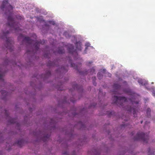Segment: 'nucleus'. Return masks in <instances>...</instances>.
<instances>
[{"instance_id": "34", "label": "nucleus", "mask_w": 155, "mask_h": 155, "mask_svg": "<svg viewBox=\"0 0 155 155\" xmlns=\"http://www.w3.org/2000/svg\"><path fill=\"white\" fill-rule=\"evenodd\" d=\"M143 121L142 120V121H141V123H141V124H142V123H143Z\"/></svg>"}, {"instance_id": "15", "label": "nucleus", "mask_w": 155, "mask_h": 155, "mask_svg": "<svg viewBox=\"0 0 155 155\" xmlns=\"http://www.w3.org/2000/svg\"><path fill=\"white\" fill-rule=\"evenodd\" d=\"M71 66L74 69L76 70H78V67L77 64H76L73 63H71Z\"/></svg>"}, {"instance_id": "33", "label": "nucleus", "mask_w": 155, "mask_h": 155, "mask_svg": "<svg viewBox=\"0 0 155 155\" xmlns=\"http://www.w3.org/2000/svg\"><path fill=\"white\" fill-rule=\"evenodd\" d=\"M29 51H28L27 52H26V53L27 54H28L29 53Z\"/></svg>"}, {"instance_id": "28", "label": "nucleus", "mask_w": 155, "mask_h": 155, "mask_svg": "<svg viewBox=\"0 0 155 155\" xmlns=\"http://www.w3.org/2000/svg\"><path fill=\"white\" fill-rule=\"evenodd\" d=\"M5 111L6 113V115L7 116L8 115V114H7V111L6 110H5Z\"/></svg>"}, {"instance_id": "21", "label": "nucleus", "mask_w": 155, "mask_h": 155, "mask_svg": "<svg viewBox=\"0 0 155 155\" xmlns=\"http://www.w3.org/2000/svg\"><path fill=\"white\" fill-rule=\"evenodd\" d=\"M16 19H18V20H22L23 19V17L21 16L20 15H17L16 16Z\"/></svg>"}, {"instance_id": "17", "label": "nucleus", "mask_w": 155, "mask_h": 155, "mask_svg": "<svg viewBox=\"0 0 155 155\" xmlns=\"http://www.w3.org/2000/svg\"><path fill=\"white\" fill-rule=\"evenodd\" d=\"M49 135L48 134L44 136L43 139V140L44 142H45L46 141H47V140L49 138Z\"/></svg>"}, {"instance_id": "19", "label": "nucleus", "mask_w": 155, "mask_h": 155, "mask_svg": "<svg viewBox=\"0 0 155 155\" xmlns=\"http://www.w3.org/2000/svg\"><path fill=\"white\" fill-rule=\"evenodd\" d=\"M95 70L94 68H92L90 71V73L91 74H95Z\"/></svg>"}, {"instance_id": "13", "label": "nucleus", "mask_w": 155, "mask_h": 155, "mask_svg": "<svg viewBox=\"0 0 155 155\" xmlns=\"http://www.w3.org/2000/svg\"><path fill=\"white\" fill-rule=\"evenodd\" d=\"M64 52V50L62 47L59 48L58 51V52L60 54L63 53Z\"/></svg>"}, {"instance_id": "25", "label": "nucleus", "mask_w": 155, "mask_h": 155, "mask_svg": "<svg viewBox=\"0 0 155 155\" xmlns=\"http://www.w3.org/2000/svg\"><path fill=\"white\" fill-rule=\"evenodd\" d=\"M51 72L50 71H48L46 74V76L49 75H51Z\"/></svg>"}, {"instance_id": "10", "label": "nucleus", "mask_w": 155, "mask_h": 155, "mask_svg": "<svg viewBox=\"0 0 155 155\" xmlns=\"http://www.w3.org/2000/svg\"><path fill=\"white\" fill-rule=\"evenodd\" d=\"M81 45V42H78L76 43L75 45L77 50L80 51L81 50L82 48Z\"/></svg>"}, {"instance_id": "16", "label": "nucleus", "mask_w": 155, "mask_h": 155, "mask_svg": "<svg viewBox=\"0 0 155 155\" xmlns=\"http://www.w3.org/2000/svg\"><path fill=\"white\" fill-rule=\"evenodd\" d=\"M151 111V110L150 108H148L147 109V117H150V113Z\"/></svg>"}, {"instance_id": "22", "label": "nucleus", "mask_w": 155, "mask_h": 155, "mask_svg": "<svg viewBox=\"0 0 155 155\" xmlns=\"http://www.w3.org/2000/svg\"><path fill=\"white\" fill-rule=\"evenodd\" d=\"M48 66H54L53 64V63L51 61H49L48 62V64H47Z\"/></svg>"}, {"instance_id": "4", "label": "nucleus", "mask_w": 155, "mask_h": 155, "mask_svg": "<svg viewBox=\"0 0 155 155\" xmlns=\"http://www.w3.org/2000/svg\"><path fill=\"white\" fill-rule=\"evenodd\" d=\"M9 33V31H8L3 32V35L1 37L3 39L6 38V43L5 46L7 48V50H9L10 52H12L13 50V44H14L13 41L11 38L7 37V35Z\"/></svg>"}, {"instance_id": "24", "label": "nucleus", "mask_w": 155, "mask_h": 155, "mask_svg": "<svg viewBox=\"0 0 155 155\" xmlns=\"http://www.w3.org/2000/svg\"><path fill=\"white\" fill-rule=\"evenodd\" d=\"M48 23L50 24H51L53 25H54L55 24V23L54 21H49Z\"/></svg>"}, {"instance_id": "29", "label": "nucleus", "mask_w": 155, "mask_h": 155, "mask_svg": "<svg viewBox=\"0 0 155 155\" xmlns=\"http://www.w3.org/2000/svg\"><path fill=\"white\" fill-rule=\"evenodd\" d=\"M63 154H67L68 153L67 152H65L63 153Z\"/></svg>"}, {"instance_id": "6", "label": "nucleus", "mask_w": 155, "mask_h": 155, "mask_svg": "<svg viewBox=\"0 0 155 155\" xmlns=\"http://www.w3.org/2000/svg\"><path fill=\"white\" fill-rule=\"evenodd\" d=\"M73 87L74 90H77L78 92H82L83 91V88L81 86L78 85L77 84H74L73 85Z\"/></svg>"}, {"instance_id": "27", "label": "nucleus", "mask_w": 155, "mask_h": 155, "mask_svg": "<svg viewBox=\"0 0 155 155\" xmlns=\"http://www.w3.org/2000/svg\"><path fill=\"white\" fill-rule=\"evenodd\" d=\"M70 101H71L73 103H74L75 102V100H72L71 99L70 100Z\"/></svg>"}, {"instance_id": "3", "label": "nucleus", "mask_w": 155, "mask_h": 155, "mask_svg": "<svg viewBox=\"0 0 155 155\" xmlns=\"http://www.w3.org/2000/svg\"><path fill=\"white\" fill-rule=\"evenodd\" d=\"M23 40L22 44L25 42L27 44L31 45L34 44V46H35L34 48L35 49L36 52L39 49V45L41 44H43L45 43V41L43 40L41 41H38L36 40H32L28 37H25L22 34H20L18 37V40L20 39Z\"/></svg>"}, {"instance_id": "14", "label": "nucleus", "mask_w": 155, "mask_h": 155, "mask_svg": "<svg viewBox=\"0 0 155 155\" xmlns=\"http://www.w3.org/2000/svg\"><path fill=\"white\" fill-rule=\"evenodd\" d=\"M17 121L16 119H11L8 120V122L11 124H14L16 123Z\"/></svg>"}, {"instance_id": "35", "label": "nucleus", "mask_w": 155, "mask_h": 155, "mask_svg": "<svg viewBox=\"0 0 155 155\" xmlns=\"http://www.w3.org/2000/svg\"><path fill=\"white\" fill-rule=\"evenodd\" d=\"M149 150L150 151V148L149 149Z\"/></svg>"}, {"instance_id": "32", "label": "nucleus", "mask_w": 155, "mask_h": 155, "mask_svg": "<svg viewBox=\"0 0 155 155\" xmlns=\"http://www.w3.org/2000/svg\"><path fill=\"white\" fill-rule=\"evenodd\" d=\"M92 62V61H90L88 62L89 64H91Z\"/></svg>"}, {"instance_id": "23", "label": "nucleus", "mask_w": 155, "mask_h": 155, "mask_svg": "<svg viewBox=\"0 0 155 155\" xmlns=\"http://www.w3.org/2000/svg\"><path fill=\"white\" fill-rule=\"evenodd\" d=\"M93 80V84L94 85L96 86V83L95 82V80L96 79V78L95 77H94L92 78Z\"/></svg>"}, {"instance_id": "8", "label": "nucleus", "mask_w": 155, "mask_h": 155, "mask_svg": "<svg viewBox=\"0 0 155 155\" xmlns=\"http://www.w3.org/2000/svg\"><path fill=\"white\" fill-rule=\"evenodd\" d=\"M1 93L2 94V98L3 100H5L8 94V93L5 91H2Z\"/></svg>"}, {"instance_id": "12", "label": "nucleus", "mask_w": 155, "mask_h": 155, "mask_svg": "<svg viewBox=\"0 0 155 155\" xmlns=\"http://www.w3.org/2000/svg\"><path fill=\"white\" fill-rule=\"evenodd\" d=\"M121 86L119 84H115L113 85V88L116 90H118L120 88Z\"/></svg>"}, {"instance_id": "37", "label": "nucleus", "mask_w": 155, "mask_h": 155, "mask_svg": "<svg viewBox=\"0 0 155 155\" xmlns=\"http://www.w3.org/2000/svg\"><path fill=\"white\" fill-rule=\"evenodd\" d=\"M33 52L31 51V53Z\"/></svg>"}, {"instance_id": "36", "label": "nucleus", "mask_w": 155, "mask_h": 155, "mask_svg": "<svg viewBox=\"0 0 155 155\" xmlns=\"http://www.w3.org/2000/svg\"><path fill=\"white\" fill-rule=\"evenodd\" d=\"M105 70L104 69V70H103V71H105Z\"/></svg>"}, {"instance_id": "30", "label": "nucleus", "mask_w": 155, "mask_h": 155, "mask_svg": "<svg viewBox=\"0 0 155 155\" xmlns=\"http://www.w3.org/2000/svg\"><path fill=\"white\" fill-rule=\"evenodd\" d=\"M114 112H110V114L111 115H112V114L113 115V113H114Z\"/></svg>"}, {"instance_id": "11", "label": "nucleus", "mask_w": 155, "mask_h": 155, "mask_svg": "<svg viewBox=\"0 0 155 155\" xmlns=\"http://www.w3.org/2000/svg\"><path fill=\"white\" fill-rule=\"evenodd\" d=\"M24 142V140L23 139H21L18 141L17 144L18 146L21 147L23 145Z\"/></svg>"}, {"instance_id": "5", "label": "nucleus", "mask_w": 155, "mask_h": 155, "mask_svg": "<svg viewBox=\"0 0 155 155\" xmlns=\"http://www.w3.org/2000/svg\"><path fill=\"white\" fill-rule=\"evenodd\" d=\"M148 134H145L142 132H139L137 134L136 136L134 137V140H142L144 143H147L148 140Z\"/></svg>"}, {"instance_id": "20", "label": "nucleus", "mask_w": 155, "mask_h": 155, "mask_svg": "<svg viewBox=\"0 0 155 155\" xmlns=\"http://www.w3.org/2000/svg\"><path fill=\"white\" fill-rule=\"evenodd\" d=\"M97 76L98 78L100 80L101 79H102V75H101V74L100 72H99L97 73Z\"/></svg>"}, {"instance_id": "7", "label": "nucleus", "mask_w": 155, "mask_h": 155, "mask_svg": "<svg viewBox=\"0 0 155 155\" xmlns=\"http://www.w3.org/2000/svg\"><path fill=\"white\" fill-rule=\"evenodd\" d=\"M68 50L69 53L73 54L74 53H76L75 50H74V48L73 46L72 45H69L68 46Z\"/></svg>"}, {"instance_id": "2", "label": "nucleus", "mask_w": 155, "mask_h": 155, "mask_svg": "<svg viewBox=\"0 0 155 155\" xmlns=\"http://www.w3.org/2000/svg\"><path fill=\"white\" fill-rule=\"evenodd\" d=\"M8 4V0H4L0 7L1 9H3L6 7L7 9L8 10V12L5 13L7 15H9L7 19V26L10 27L12 30L18 31L20 30L18 26L19 24L16 21V19L13 18V14L12 12L13 7L10 4L8 5L7 7V5Z\"/></svg>"}, {"instance_id": "18", "label": "nucleus", "mask_w": 155, "mask_h": 155, "mask_svg": "<svg viewBox=\"0 0 155 155\" xmlns=\"http://www.w3.org/2000/svg\"><path fill=\"white\" fill-rule=\"evenodd\" d=\"M138 81V83L141 85H145V84L143 83V81L141 79H139Z\"/></svg>"}, {"instance_id": "1", "label": "nucleus", "mask_w": 155, "mask_h": 155, "mask_svg": "<svg viewBox=\"0 0 155 155\" xmlns=\"http://www.w3.org/2000/svg\"><path fill=\"white\" fill-rule=\"evenodd\" d=\"M125 91L130 95V98L129 99L130 106H127L125 107H123L124 105L127 104V99L124 97H118L116 96H114L113 97V103L117 104L120 107H122L125 108L126 110L129 112H133L134 117H136L137 113L138 112V108L137 106L138 102L134 101L136 99L135 94L132 92L130 89H128Z\"/></svg>"}, {"instance_id": "31", "label": "nucleus", "mask_w": 155, "mask_h": 155, "mask_svg": "<svg viewBox=\"0 0 155 155\" xmlns=\"http://www.w3.org/2000/svg\"><path fill=\"white\" fill-rule=\"evenodd\" d=\"M34 38H36V36L35 35H34Z\"/></svg>"}, {"instance_id": "9", "label": "nucleus", "mask_w": 155, "mask_h": 155, "mask_svg": "<svg viewBox=\"0 0 155 155\" xmlns=\"http://www.w3.org/2000/svg\"><path fill=\"white\" fill-rule=\"evenodd\" d=\"M0 82H2V85H0V87H2V85L3 86L5 85V82L4 79H3V75L1 73V71H0Z\"/></svg>"}, {"instance_id": "26", "label": "nucleus", "mask_w": 155, "mask_h": 155, "mask_svg": "<svg viewBox=\"0 0 155 155\" xmlns=\"http://www.w3.org/2000/svg\"><path fill=\"white\" fill-rule=\"evenodd\" d=\"M121 128H122L123 127H126L127 126V124H122V125H121Z\"/></svg>"}]
</instances>
